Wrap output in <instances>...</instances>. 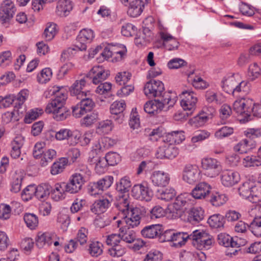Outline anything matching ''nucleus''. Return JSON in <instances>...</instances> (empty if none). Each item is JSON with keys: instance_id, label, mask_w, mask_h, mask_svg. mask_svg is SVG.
<instances>
[{"instance_id": "obj_46", "label": "nucleus", "mask_w": 261, "mask_h": 261, "mask_svg": "<svg viewBox=\"0 0 261 261\" xmlns=\"http://www.w3.org/2000/svg\"><path fill=\"white\" fill-rule=\"evenodd\" d=\"M56 156V151L54 149H49L44 151L41 157L40 164L41 166H46L48 163L52 161Z\"/></svg>"}, {"instance_id": "obj_34", "label": "nucleus", "mask_w": 261, "mask_h": 261, "mask_svg": "<svg viewBox=\"0 0 261 261\" xmlns=\"http://www.w3.org/2000/svg\"><path fill=\"white\" fill-rule=\"evenodd\" d=\"M183 131H172L166 134L165 140L170 144H179L185 140V136Z\"/></svg>"}, {"instance_id": "obj_37", "label": "nucleus", "mask_w": 261, "mask_h": 261, "mask_svg": "<svg viewBox=\"0 0 261 261\" xmlns=\"http://www.w3.org/2000/svg\"><path fill=\"white\" fill-rule=\"evenodd\" d=\"M191 233L189 234L187 232H175L173 240V246L179 248L184 245L188 240H191Z\"/></svg>"}, {"instance_id": "obj_43", "label": "nucleus", "mask_w": 261, "mask_h": 261, "mask_svg": "<svg viewBox=\"0 0 261 261\" xmlns=\"http://www.w3.org/2000/svg\"><path fill=\"white\" fill-rule=\"evenodd\" d=\"M23 220L28 227L31 229H35L38 225V217L33 213H25L23 216Z\"/></svg>"}, {"instance_id": "obj_55", "label": "nucleus", "mask_w": 261, "mask_h": 261, "mask_svg": "<svg viewBox=\"0 0 261 261\" xmlns=\"http://www.w3.org/2000/svg\"><path fill=\"white\" fill-rule=\"evenodd\" d=\"M154 165L150 160L142 161L137 169V174L140 175L144 171H150L154 168Z\"/></svg>"}, {"instance_id": "obj_56", "label": "nucleus", "mask_w": 261, "mask_h": 261, "mask_svg": "<svg viewBox=\"0 0 261 261\" xmlns=\"http://www.w3.org/2000/svg\"><path fill=\"white\" fill-rule=\"evenodd\" d=\"M163 254L159 250L152 249L145 255L143 261H162Z\"/></svg>"}, {"instance_id": "obj_21", "label": "nucleus", "mask_w": 261, "mask_h": 261, "mask_svg": "<svg viewBox=\"0 0 261 261\" xmlns=\"http://www.w3.org/2000/svg\"><path fill=\"white\" fill-rule=\"evenodd\" d=\"M215 112L213 107L204 108L199 114L191 119L190 123L195 127L203 126Z\"/></svg>"}, {"instance_id": "obj_61", "label": "nucleus", "mask_w": 261, "mask_h": 261, "mask_svg": "<svg viewBox=\"0 0 261 261\" xmlns=\"http://www.w3.org/2000/svg\"><path fill=\"white\" fill-rule=\"evenodd\" d=\"M52 76V71L49 68H45L42 70L40 73L37 76L38 81L41 83H46Z\"/></svg>"}, {"instance_id": "obj_8", "label": "nucleus", "mask_w": 261, "mask_h": 261, "mask_svg": "<svg viewBox=\"0 0 261 261\" xmlns=\"http://www.w3.org/2000/svg\"><path fill=\"white\" fill-rule=\"evenodd\" d=\"M77 99H80V102L72 107V114L76 118H80L91 111L95 106L94 102L91 98L88 97V94L85 95L83 98Z\"/></svg>"}, {"instance_id": "obj_18", "label": "nucleus", "mask_w": 261, "mask_h": 261, "mask_svg": "<svg viewBox=\"0 0 261 261\" xmlns=\"http://www.w3.org/2000/svg\"><path fill=\"white\" fill-rule=\"evenodd\" d=\"M125 107V102L123 100L113 102L110 106L111 118L119 124L122 123L124 119L123 112Z\"/></svg>"}, {"instance_id": "obj_60", "label": "nucleus", "mask_w": 261, "mask_h": 261, "mask_svg": "<svg viewBox=\"0 0 261 261\" xmlns=\"http://www.w3.org/2000/svg\"><path fill=\"white\" fill-rule=\"evenodd\" d=\"M53 114L55 119L57 121H63L70 115V112L67 110L64 105Z\"/></svg>"}, {"instance_id": "obj_11", "label": "nucleus", "mask_w": 261, "mask_h": 261, "mask_svg": "<svg viewBox=\"0 0 261 261\" xmlns=\"http://www.w3.org/2000/svg\"><path fill=\"white\" fill-rule=\"evenodd\" d=\"M201 164L204 171V174L207 177H215L218 176L222 170L220 163L215 159H203Z\"/></svg>"}, {"instance_id": "obj_17", "label": "nucleus", "mask_w": 261, "mask_h": 261, "mask_svg": "<svg viewBox=\"0 0 261 261\" xmlns=\"http://www.w3.org/2000/svg\"><path fill=\"white\" fill-rule=\"evenodd\" d=\"M109 75V70H106L101 66H96L91 69L87 76L89 77V81L91 80L94 84L97 85L105 81Z\"/></svg>"}, {"instance_id": "obj_10", "label": "nucleus", "mask_w": 261, "mask_h": 261, "mask_svg": "<svg viewBox=\"0 0 261 261\" xmlns=\"http://www.w3.org/2000/svg\"><path fill=\"white\" fill-rule=\"evenodd\" d=\"M164 84L160 81L150 80L145 84L144 88L145 94L149 97H159L161 98L164 93Z\"/></svg>"}, {"instance_id": "obj_4", "label": "nucleus", "mask_w": 261, "mask_h": 261, "mask_svg": "<svg viewBox=\"0 0 261 261\" xmlns=\"http://www.w3.org/2000/svg\"><path fill=\"white\" fill-rule=\"evenodd\" d=\"M91 175V171L85 164H79L76 168L75 173L70 177V186L72 187V191L79 192L83 185L88 181Z\"/></svg>"}, {"instance_id": "obj_25", "label": "nucleus", "mask_w": 261, "mask_h": 261, "mask_svg": "<svg viewBox=\"0 0 261 261\" xmlns=\"http://www.w3.org/2000/svg\"><path fill=\"white\" fill-rule=\"evenodd\" d=\"M239 180L238 173L232 170H225L222 172L221 181L225 187H231L237 184Z\"/></svg>"}, {"instance_id": "obj_40", "label": "nucleus", "mask_w": 261, "mask_h": 261, "mask_svg": "<svg viewBox=\"0 0 261 261\" xmlns=\"http://www.w3.org/2000/svg\"><path fill=\"white\" fill-rule=\"evenodd\" d=\"M68 160L66 158H61L55 162L51 166L50 173L52 175H57L61 173L67 165Z\"/></svg>"}, {"instance_id": "obj_22", "label": "nucleus", "mask_w": 261, "mask_h": 261, "mask_svg": "<svg viewBox=\"0 0 261 261\" xmlns=\"http://www.w3.org/2000/svg\"><path fill=\"white\" fill-rule=\"evenodd\" d=\"M200 172L196 165H187L184 170L183 179L190 184H193L198 181Z\"/></svg>"}, {"instance_id": "obj_36", "label": "nucleus", "mask_w": 261, "mask_h": 261, "mask_svg": "<svg viewBox=\"0 0 261 261\" xmlns=\"http://www.w3.org/2000/svg\"><path fill=\"white\" fill-rule=\"evenodd\" d=\"M118 227L119 228L121 242L132 243L136 240V234L134 230L127 229L123 226Z\"/></svg>"}, {"instance_id": "obj_12", "label": "nucleus", "mask_w": 261, "mask_h": 261, "mask_svg": "<svg viewBox=\"0 0 261 261\" xmlns=\"http://www.w3.org/2000/svg\"><path fill=\"white\" fill-rule=\"evenodd\" d=\"M190 200L187 194H180L175 198L170 205L171 212L176 213L177 217H180L181 214L190 206Z\"/></svg>"}, {"instance_id": "obj_63", "label": "nucleus", "mask_w": 261, "mask_h": 261, "mask_svg": "<svg viewBox=\"0 0 261 261\" xmlns=\"http://www.w3.org/2000/svg\"><path fill=\"white\" fill-rule=\"evenodd\" d=\"M105 159L108 165L115 166L120 161L121 158L120 155L116 152H109L106 155Z\"/></svg>"}, {"instance_id": "obj_35", "label": "nucleus", "mask_w": 261, "mask_h": 261, "mask_svg": "<svg viewBox=\"0 0 261 261\" xmlns=\"http://www.w3.org/2000/svg\"><path fill=\"white\" fill-rule=\"evenodd\" d=\"M54 234L49 232H44L39 234L36 240V246L39 248H43L45 245L49 246L53 243Z\"/></svg>"}, {"instance_id": "obj_24", "label": "nucleus", "mask_w": 261, "mask_h": 261, "mask_svg": "<svg viewBox=\"0 0 261 261\" xmlns=\"http://www.w3.org/2000/svg\"><path fill=\"white\" fill-rule=\"evenodd\" d=\"M204 217V212L200 207H193L187 212V221L195 225L201 221Z\"/></svg>"}, {"instance_id": "obj_16", "label": "nucleus", "mask_w": 261, "mask_h": 261, "mask_svg": "<svg viewBox=\"0 0 261 261\" xmlns=\"http://www.w3.org/2000/svg\"><path fill=\"white\" fill-rule=\"evenodd\" d=\"M132 194L135 198L145 201H150L153 195L151 190L142 184L135 185L132 188Z\"/></svg>"}, {"instance_id": "obj_28", "label": "nucleus", "mask_w": 261, "mask_h": 261, "mask_svg": "<svg viewBox=\"0 0 261 261\" xmlns=\"http://www.w3.org/2000/svg\"><path fill=\"white\" fill-rule=\"evenodd\" d=\"M129 202L125 196L120 197L115 202V206L117 210L119 211L117 216H114L113 219H116L117 218H120L121 216L125 215L129 212Z\"/></svg>"}, {"instance_id": "obj_26", "label": "nucleus", "mask_w": 261, "mask_h": 261, "mask_svg": "<svg viewBox=\"0 0 261 261\" xmlns=\"http://www.w3.org/2000/svg\"><path fill=\"white\" fill-rule=\"evenodd\" d=\"M163 232V226L160 224H153L145 226L142 230V235L145 238L153 239L160 236Z\"/></svg>"}, {"instance_id": "obj_57", "label": "nucleus", "mask_w": 261, "mask_h": 261, "mask_svg": "<svg viewBox=\"0 0 261 261\" xmlns=\"http://www.w3.org/2000/svg\"><path fill=\"white\" fill-rule=\"evenodd\" d=\"M113 179L112 176L108 175L99 179L96 182L102 192L110 187L113 182Z\"/></svg>"}, {"instance_id": "obj_31", "label": "nucleus", "mask_w": 261, "mask_h": 261, "mask_svg": "<svg viewBox=\"0 0 261 261\" xmlns=\"http://www.w3.org/2000/svg\"><path fill=\"white\" fill-rule=\"evenodd\" d=\"M35 197L41 201L46 199L51 191V187L48 184L44 183L35 186Z\"/></svg>"}, {"instance_id": "obj_50", "label": "nucleus", "mask_w": 261, "mask_h": 261, "mask_svg": "<svg viewBox=\"0 0 261 261\" xmlns=\"http://www.w3.org/2000/svg\"><path fill=\"white\" fill-rule=\"evenodd\" d=\"M56 28L57 25L54 23H50L48 24L43 35L46 41H50L55 37L57 33Z\"/></svg>"}, {"instance_id": "obj_19", "label": "nucleus", "mask_w": 261, "mask_h": 261, "mask_svg": "<svg viewBox=\"0 0 261 261\" xmlns=\"http://www.w3.org/2000/svg\"><path fill=\"white\" fill-rule=\"evenodd\" d=\"M16 11L14 2L12 0H5L0 8V18L2 21L6 22L13 17Z\"/></svg>"}, {"instance_id": "obj_53", "label": "nucleus", "mask_w": 261, "mask_h": 261, "mask_svg": "<svg viewBox=\"0 0 261 261\" xmlns=\"http://www.w3.org/2000/svg\"><path fill=\"white\" fill-rule=\"evenodd\" d=\"M132 74L127 71L118 72L115 76V81L119 85H125L130 80Z\"/></svg>"}, {"instance_id": "obj_62", "label": "nucleus", "mask_w": 261, "mask_h": 261, "mask_svg": "<svg viewBox=\"0 0 261 261\" xmlns=\"http://www.w3.org/2000/svg\"><path fill=\"white\" fill-rule=\"evenodd\" d=\"M111 52H112L113 57L117 60H121L125 54V49L122 45H111Z\"/></svg>"}, {"instance_id": "obj_54", "label": "nucleus", "mask_w": 261, "mask_h": 261, "mask_svg": "<svg viewBox=\"0 0 261 261\" xmlns=\"http://www.w3.org/2000/svg\"><path fill=\"white\" fill-rule=\"evenodd\" d=\"M98 119L99 115L98 112L94 111L83 118L81 121V123L82 125L89 126L95 122Z\"/></svg>"}, {"instance_id": "obj_14", "label": "nucleus", "mask_w": 261, "mask_h": 261, "mask_svg": "<svg viewBox=\"0 0 261 261\" xmlns=\"http://www.w3.org/2000/svg\"><path fill=\"white\" fill-rule=\"evenodd\" d=\"M89 83V77L85 76L80 80H76L69 88L70 94L77 98H83L85 95L89 94V91L85 90Z\"/></svg>"}, {"instance_id": "obj_15", "label": "nucleus", "mask_w": 261, "mask_h": 261, "mask_svg": "<svg viewBox=\"0 0 261 261\" xmlns=\"http://www.w3.org/2000/svg\"><path fill=\"white\" fill-rule=\"evenodd\" d=\"M93 38L94 33L92 30L83 29L76 37L75 47L80 51L85 50L87 48V44L90 43Z\"/></svg>"}, {"instance_id": "obj_49", "label": "nucleus", "mask_w": 261, "mask_h": 261, "mask_svg": "<svg viewBox=\"0 0 261 261\" xmlns=\"http://www.w3.org/2000/svg\"><path fill=\"white\" fill-rule=\"evenodd\" d=\"M29 95V91L27 89H23L21 90L17 95L14 96V103L15 107H20L26 99L28 98Z\"/></svg>"}, {"instance_id": "obj_64", "label": "nucleus", "mask_w": 261, "mask_h": 261, "mask_svg": "<svg viewBox=\"0 0 261 261\" xmlns=\"http://www.w3.org/2000/svg\"><path fill=\"white\" fill-rule=\"evenodd\" d=\"M250 228L255 236L261 237V217L256 218L250 223Z\"/></svg>"}, {"instance_id": "obj_20", "label": "nucleus", "mask_w": 261, "mask_h": 261, "mask_svg": "<svg viewBox=\"0 0 261 261\" xmlns=\"http://www.w3.org/2000/svg\"><path fill=\"white\" fill-rule=\"evenodd\" d=\"M211 186L205 182L197 184L192 190L191 194L195 199H208L211 193Z\"/></svg>"}, {"instance_id": "obj_51", "label": "nucleus", "mask_w": 261, "mask_h": 261, "mask_svg": "<svg viewBox=\"0 0 261 261\" xmlns=\"http://www.w3.org/2000/svg\"><path fill=\"white\" fill-rule=\"evenodd\" d=\"M102 244L98 241L92 242L89 245V252L92 256L97 257L102 253Z\"/></svg>"}, {"instance_id": "obj_30", "label": "nucleus", "mask_w": 261, "mask_h": 261, "mask_svg": "<svg viewBox=\"0 0 261 261\" xmlns=\"http://www.w3.org/2000/svg\"><path fill=\"white\" fill-rule=\"evenodd\" d=\"M238 84L236 76L232 74L224 78L222 81V88L225 92L234 94Z\"/></svg>"}, {"instance_id": "obj_2", "label": "nucleus", "mask_w": 261, "mask_h": 261, "mask_svg": "<svg viewBox=\"0 0 261 261\" xmlns=\"http://www.w3.org/2000/svg\"><path fill=\"white\" fill-rule=\"evenodd\" d=\"M177 97L171 92L164 93L163 96L154 100L148 101L144 105V111L149 114H156L162 110L168 111L173 107Z\"/></svg>"}, {"instance_id": "obj_3", "label": "nucleus", "mask_w": 261, "mask_h": 261, "mask_svg": "<svg viewBox=\"0 0 261 261\" xmlns=\"http://www.w3.org/2000/svg\"><path fill=\"white\" fill-rule=\"evenodd\" d=\"M258 182L254 176H249L238 189L240 195L250 202L256 203L261 196V186H257Z\"/></svg>"}, {"instance_id": "obj_52", "label": "nucleus", "mask_w": 261, "mask_h": 261, "mask_svg": "<svg viewBox=\"0 0 261 261\" xmlns=\"http://www.w3.org/2000/svg\"><path fill=\"white\" fill-rule=\"evenodd\" d=\"M243 164L245 167L258 166L261 165V157L258 155L247 156L244 158Z\"/></svg>"}, {"instance_id": "obj_29", "label": "nucleus", "mask_w": 261, "mask_h": 261, "mask_svg": "<svg viewBox=\"0 0 261 261\" xmlns=\"http://www.w3.org/2000/svg\"><path fill=\"white\" fill-rule=\"evenodd\" d=\"M110 205L111 202L106 198L97 199L91 205L90 210L95 214L99 215L105 212Z\"/></svg>"}, {"instance_id": "obj_47", "label": "nucleus", "mask_w": 261, "mask_h": 261, "mask_svg": "<svg viewBox=\"0 0 261 261\" xmlns=\"http://www.w3.org/2000/svg\"><path fill=\"white\" fill-rule=\"evenodd\" d=\"M29 95V91L27 89H23L21 90L17 95L14 96V103L15 107H20L26 99L28 98Z\"/></svg>"}, {"instance_id": "obj_33", "label": "nucleus", "mask_w": 261, "mask_h": 261, "mask_svg": "<svg viewBox=\"0 0 261 261\" xmlns=\"http://www.w3.org/2000/svg\"><path fill=\"white\" fill-rule=\"evenodd\" d=\"M176 192L172 188H168L158 190L156 192V197L159 199L168 202L172 200L176 196Z\"/></svg>"}, {"instance_id": "obj_38", "label": "nucleus", "mask_w": 261, "mask_h": 261, "mask_svg": "<svg viewBox=\"0 0 261 261\" xmlns=\"http://www.w3.org/2000/svg\"><path fill=\"white\" fill-rule=\"evenodd\" d=\"M23 144V140L21 137H16L11 143L12 150L11 156L14 159L18 158L21 153L20 148Z\"/></svg>"}, {"instance_id": "obj_48", "label": "nucleus", "mask_w": 261, "mask_h": 261, "mask_svg": "<svg viewBox=\"0 0 261 261\" xmlns=\"http://www.w3.org/2000/svg\"><path fill=\"white\" fill-rule=\"evenodd\" d=\"M29 95V91L27 89H23L21 90L17 95L14 96V103L15 107H20L26 99L28 98Z\"/></svg>"}, {"instance_id": "obj_9", "label": "nucleus", "mask_w": 261, "mask_h": 261, "mask_svg": "<svg viewBox=\"0 0 261 261\" xmlns=\"http://www.w3.org/2000/svg\"><path fill=\"white\" fill-rule=\"evenodd\" d=\"M182 99L180 105L187 115H191L195 111L197 98L196 94L191 90H184L181 92Z\"/></svg>"}, {"instance_id": "obj_39", "label": "nucleus", "mask_w": 261, "mask_h": 261, "mask_svg": "<svg viewBox=\"0 0 261 261\" xmlns=\"http://www.w3.org/2000/svg\"><path fill=\"white\" fill-rule=\"evenodd\" d=\"M143 7V3L141 0L136 1L135 3L128 6L127 13L132 17H136L141 14Z\"/></svg>"}, {"instance_id": "obj_44", "label": "nucleus", "mask_w": 261, "mask_h": 261, "mask_svg": "<svg viewBox=\"0 0 261 261\" xmlns=\"http://www.w3.org/2000/svg\"><path fill=\"white\" fill-rule=\"evenodd\" d=\"M132 184L129 178L124 177L122 178L116 184V189L121 193H124L129 191Z\"/></svg>"}, {"instance_id": "obj_42", "label": "nucleus", "mask_w": 261, "mask_h": 261, "mask_svg": "<svg viewBox=\"0 0 261 261\" xmlns=\"http://www.w3.org/2000/svg\"><path fill=\"white\" fill-rule=\"evenodd\" d=\"M23 178V176L21 172H15L12 177L11 183L12 192L17 193L20 191Z\"/></svg>"}, {"instance_id": "obj_23", "label": "nucleus", "mask_w": 261, "mask_h": 261, "mask_svg": "<svg viewBox=\"0 0 261 261\" xmlns=\"http://www.w3.org/2000/svg\"><path fill=\"white\" fill-rule=\"evenodd\" d=\"M150 179L153 185L157 187H165L169 183V174L163 171H155L152 172Z\"/></svg>"}, {"instance_id": "obj_45", "label": "nucleus", "mask_w": 261, "mask_h": 261, "mask_svg": "<svg viewBox=\"0 0 261 261\" xmlns=\"http://www.w3.org/2000/svg\"><path fill=\"white\" fill-rule=\"evenodd\" d=\"M91 162L95 163V170L98 174H101L105 172L106 167L108 164L105 158L96 157L92 159Z\"/></svg>"}, {"instance_id": "obj_41", "label": "nucleus", "mask_w": 261, "mask_h": 261, "mask_svg": "<svg viewBox=\"0 0 261 261\" xmlns=\"http://www.w3.org/2000/svg\"><path fill=\"white\" fill-rule=\"evenodd\" d=\"M225 220L224 217L220 214H214L209 217L207 223L211 227L218 228L223 227Z\"/></svg>"}, {"instance_id": "obj_6", "label": "nucleus", "mask_w": 261, "mask_h": 261, "mask_svg": "<svg viewBox=\"0 0 261 261\" xmlns=\"http://www.w3.org/2000/svg\"><path fill=\"white\" fill-rule=\"evenodd\" d=\"M140 209L135 207L131 209L129 213L121 216L120 219L116 221L117 227H125L129 229L138 226L140 223Z\"/></svg>"}, {"instance_id": "obj_7", "label": "nucleus", "mask_w": 261, "mask_h": 261, "mask_svg": "<svg viewBox=\"0 0 261 261\" xmlns=\"http://www.w3.org/2000/svg\"><path fill=\"white\" fill-rule=\"evenodd\" d=\"M192 244L199 249H209L214 243L213 237L203 230H195L191 233Z\"/></svg>"}, {"instance_id": "obj_59", "label": "nucleus", "mask_w": 261, "mask_h": 261, "mask_svg": "<svg viewBox=\"0 0 261 261\" xmlns=\"http://www.w3.org/2000/svg\"><path fill=\"white\" fill-rule=\"evenodd\" d=\"M233 133V128L232 127L224 126L215 132V136L217 139H222L231 135Z\"/></svg>"}, {"instance_id": "obj_1", "label": "nucleus", "mask_w": 261, "mask_h": 261, "mask_svg": "<svg viewBox=\"0 0 261 261\" xmlns=\"http://www.w3.org/2000/svg\"><path fill=\"white\" fill-rule=\"evenodd\" d=\"M233 110L242 118L240 121L245 123L251 120L253 116L261 118V105H255L251 99L243 98L234 101Z\"/></svg>"}, {"instance_id": "obj_5", "label": "nucleus", "mask_w": 261, "mask_h": 261, "mask_svg": "<svg viewBox=\"0 0 261 261\" xmlns=\"http://www.w3.org/2000/svg\"><path fill=\"white\" fill-rule=\"evenodd\" d=\"M52 94L56 96L55 99L51 100L45 108L46 113L50 114L56 112L61 107L63 106L67 98V92L63 88L55 86L50 90Z\"/></svg>"}, {"instance_id": "obj_13", "label": "nucleus", "mask_w": 261, "mask_h": 261, "mask_svg": "<svg viewBox=\"0 0 261 261\" xmlns=\"http://www.w3.org/2000/svg\"><path fill=\"white\" fill-rule=\"evenodd\" d=\"M70 185V181L67 184L65 182L56 184L53 188L51 187L50 194L52 199L56 201H58L65 198L66 192L71 194L77 193V191H72V190L70 189L72 187Z\"/></svg>"}, {"instance_id": "obj_58", "label": "nucleus", "mask_w": 261, "mask_h": 261, "mask_svg": "<svg viewBox=\"0 0 261 261\" xmlns=\"http://www.w3.org/2000/svg\"><path fill=\"white\" fill-rule=\"evenodd\" d=\"M218 243L226 247L232 248L233 237L225 233H220L218 236Z\"/></svg>"}, {"instance_id": "obj_27", "label": "nucleus", "mask_w": 261, "mask_h": 261, "mask_svg": "<svg viewBox=\"0 0 261 261\" xmlns=\"http://www.w3.org/2000/svg\"><path fill=\"white\" fill-rule=\"evenodd\" d=\"M73 8L72 2L70 0H59L56 6V12L61 17H65L69 15Z\"/></svg>"}, {"instance_id": "obj_32", "label": "nucleus", "mask_w": 261, "mask_h": 261, "mask_svg": "<svg viewBox=\"0 0 261 261\" xmlns=\"http://www.w3.org/2000/svg\"><path fill=\"white\" fill-rule=\"evenodd\" d=\"M227 200V197L225 194L217 192H211L209 198L207 199V200L209 201L213 206L216 207L224 204Z\"/></svg>"}]
</instances>
